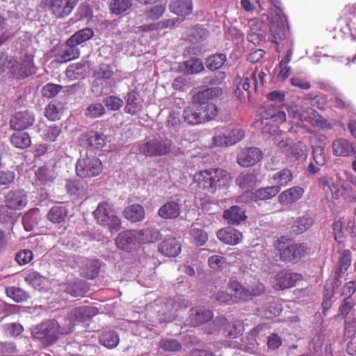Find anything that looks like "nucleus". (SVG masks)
Masks as SVG:
<instances>
[{
    "instance_id": "f257e3e1",
    "label": "nucleus",
    "mask_w": 356,
    "mask_h": 356,
    "mask_svg": "<svg viewBox=\"0 0 356 356\" xmlns=\"http://www.w3.org/2000/svg\"><path fill=\"white\" fill-rule=\"evenodd\" d=\"M229 179V173L220 168H209L200 170L193 176V182L198 188L211 193H214L218 189L227 185Z\"/></svg>"
},
{
    "instance_id": "f03ea898",
    "label": "nucleus",
    "mask_w": 356,
    "mask_h": 356,
    "mask_svg": "<svg viewBox=\"0 0 356 356\" xmlns=\"http://www.w3.org/2000/svg\"><path fill=\"white\" fill-rule=\"evenodd\" d=\"M72 332V325L60 324L54 319H47L37 325L31 334L35 339L44 340L48 345L55 343L60 335Z\"/></svg>"
},
{
    "instance_id": "7ed1b4c3",
    "label": "nucleus",
    "mask_w": 356,
    "mask_h": 356,
    "mask_svg": "<svg viewBox=\"0 0 356 356\" xmlns=\"http://www.w3.org/2000/svg\"><path fill=\"white\" fill-rule=\"evenodd\" d=\"M280 260L285 264H297L309 254V248L305 243H293L286 236H281L275 243Z\"/></svg>"
},
{
    "instance_id": "20e7f679",
    "label": "nucleus",
    "mask_w": 356,
    "mask_h": 356,
    "mask_svg": "<svg viewBox=\"0 0 356 356\" xmlns=\"http://www.w3.org/2000/svg\"><path fill=\"white\" fill-rule=\"evenodd\" d=\"M172 148V142L170 139L155 138L142 143L139 152L145 156H161L169 154Z\"/></svg>"
},
{
    "instance_id": "39448f33",
    "label": "nucleus",
    "mask_w": 356,
    "mask_h": 356,
    "mask_svg": "<svg viewBox=\"0 0 356 356\" xmlns=\"http://www.w3.org/2000/svg\"><path fill=\"white\" fill-rule=\"evenodd\" d=\"M103 170V165L95 156H86L80 159L76 163V173L82 178H90L98 176Z\"/></svg>"
},
{
    "instance_id": "423d86ee",
    "label": "nucleus",
    "mask_w": 356,
    "mask_h": 356,
    "mask_svg": "<svg viewBox=\"0 0 356 356\" xmlns=\"http://www.w3.org/2000/svg\"><path fill=\"white\" fill-rule=\"evenodd\" d=\"M79 3V0H42L41 6L57 19L69 16Z\"/></svg>"
},
{
    "instance_id": "0eeeda50",
    "label": "nucleus",
    "mask_w": 356,
    "mask_h": 356,
    "mask_svg": "<svg viewBox=\"0 0 356 356\" xmlns=\"http://www.w3.org/2000/svg\"><path fill=\"white\" fill-rule=\"evenodd\" d=\"M7 67L16 79L26 78L34 72L33 58L26 54L19 62L10 59L8 62Z\"/></svg>"
},
{
    "instance_id": "6e6552de",
    "label": "nucleus",
    "mask_w": 356,
    "mask_h": 356,
    "mask_svg": "<svg viewBox=\"0 0 356 356\" xmlns=\"http://www.w3.org/2000/svg\"><path fill=\"white\" fill-rule=\"evenodd\" d=\"M99 314V308L94 306H81L72 309L65 318V325H72L74 330V323L90 321Z\"/></svg>"
},
{
    "instance_id": "1a4fd4ad",
    "label": "nucleus",
    "mask_w": 356,
    "mask_h": 356,
    "mask_svg": "<svg viewBox=\"0 0 356 356\" xmlns=\"http://www.w3.org/2000/svg\"><path fill=\"white\" fill-rule=\"evenodd\" d=\"M115 242L118 249L131 252L140 245L138 231L134 229L122 231L118 234Z\"/></svg>"
},
{
    "instance_id": "9d476101",
    "label": "nucleus",
    "mask_w": 356,
    "mask_h": 356,
    "mask_svg": "<svg viewBox=\"0 0 356 356\" xmlns=\"http://www.w3.org/2000/svg\"><path fill=\"white\" fill-rule=\"evenodd\" d=\"M28 203V196L24 189L9 191L4 198L5 207L10 210H22Z\"/></svg>"
},
{
    "instance_id": "9b49d317",
    "label": "nucleus",
    "mask_w": 356,
    "mask_h": 356,
    "mask_svg": "<svg viewBox=\"0 0 356 356\" xmlns=\"http://www.w3.org/2000/svg\"><path fill=\"white\" fill-rule=\"evenodd\" d=\"M302 279L300 273L280 270L275 275L274 288L276 290H284L294 286L298 281Z\"/></svg>"
},
{
    "instance_id": "f8f14e48",
    "label": "nucleus",
    "mask_w": 356,
    "mask_h": 356,
    "mask_svg": "<svg viewBox=\"0 0 356 356\" xmlns=\"http://www.w3.org/2000/svg\"><path fill=\"white\" fill-rule=\"evenodd\" d=\"M263 157V152L257 147H247L243 149L237 155L238 164L244 168H248L257 164Z\"/></svg>"
},
{
    "instance_id": "ddd939ff",
    "label": "nucleus",
    "mask_w": 356,
    "mask_h": 356,
    "mask_svg": "<svg viewBox=\"0 0 356 356\" xmlns=\"http://www.w3.org/2000/svg\"><path fill=\"white\" fill-rule=\"evenodd\" d=\"M300 122H307L318 129H330L331 124L322 117L316 110L309 108L300 115Z\"/></svg>"
},
{
    "instance_id": "4468645a",
    "label": "nucleus",
    "mask_w": 356,
    "mask_h": 356,
    "mask_svg": "<svg viewBox=\"0 0 356 356\" xmlns=\"http://www.w3.org/2000/svg\"><path fill=\"white\" fill-rule=\"evenodd\" d=\"M79 141L83 147L99 149L106 145V136L103 134L92 130L82 134L79 138Z\"/></svg>"
},
{
    "instance_id": "2eb2a0df",
    "label": "nucleus",
    "mask_w": 356,
    "mask_h": 356,
    "mask_svg": "<svg viewBox=\"0 0 356 356\" xmlns=\"http://www.w3.org/2000/svg\"><path fill=\"white\" fill-rule=\"evenodd\" d=\"M35 122V116L29 111H18L12 117L10 127L17 131L24 130L32 126Z\"/></svg>"
},
{
    "instance_id": "dca6fc26",
    "label": "nucleus",
    "mask_w": 356,
    "mask_h": 356,
    "mask_svg": "<svg viewBox=\"0 0 356 356\" xmlns=\"http://www.w3.org/2000/svg\"><path fill=\"white\" fill-rule=\"evenodd\" d=\"M67 39L63 47L58 50L54 56V60L58 63H65L76 59L80 56V50L74 44L69 43Z\"/></svg>"
},
{
    "instance_id": "f3484780",
    "label": "nucleus",
    "mask_w": 356,
    "mask_h": 356,
    "mask_svg": "<svg viewBox=\"0 0 356 356\" xmlns=\"http://www.w3.org/2000/svg\"><path fill=\"white\" fill-rule=\"evenodd\" d=\"M222 94V90L220 88H207L195 94L192 97V103L201 107L207 104L212 103L211 100L221 96Z\"/></svg>"
},
{
    "instance_id": "a211bd4d",
    "label": "nucleus",
    "mask_w": 356,
    "mask_h": 356,
    "mask_svg": "<svg viewBox=\"0 0 356 356\" xmlns=\"http://www.w3.org/2000/svg\"><path fill=\"white\" fill-rule=\"evenodd\" d=\"M305 190L299 186H292L282 191L278 196V202L282 205L291 206L300 200Z\"/></svg>"
},
{
    "instance_id": "6ab92c4d",
    "label": "nucleus",
    "mask_w": 356,
    "mask_h": 356,
    "mask_svg": "<svg viewBox=\"0 0 356 356\" xmlns=\"http://www.w3.org/2000/svg\"><path fill=\"white\" fill-rule=\"evenodd\" d=\"M182 117L184 121L190 125L195 126L204 124L203 118L201 115V107L193 103L184 109Z\"/></svg>"
},
{
    "instance_id": "aec40b11",
    "label": "nucleus",
    "mask_w": 356,
    "mask_h": 356,
    "mask_svg": "<svg viewBox=\"0 0 356 356\" xmlns=\"http://www.w3.org/2000/svg\"><path fill=\"white\" fill-rule=\"evenodd\" d=\"M159 252L166 257H177L181 250L180 243L173 236L165 238L160 243Z\"/></svg>"
},
{
    "instance_id": "412c9836",
    "label": "nucleus",
    "mask_w": 356,
    "mask_h": 356,
    "mask_svg": "<svg viewBox=\"0 0 356 356\" xmlns=\"http://www.w3.org/2000/svg\"><path fill=\"white\" fill-rule=\"evenodd\" d=\"M180 213L181 204L175 200L167 202L158 211L159 216L165 220L175 219L179 216Z\"/></svg>"
},
{
    "instance_id": "4be33fe9",
    "label": "nucleus",
    "mask_w": 356,
    "mask_h": 356,
    "mask_svg": "<svg viewBox=\"0 0 356 356\" xmlns=\"http://www.w3.org/2000/svg\"><path fill=\"white\" fill-rule=\"evenodd\" d=\"M100 268L101 264L98 259H86L80 268V274L86 279L92 280L99 275Z\"/></svg>"
},
{
    "instance_id": "5701e85b",
    "label": "nucleus",
    "mask_w": 356,
    "mask_h": 356,
    "mask_svg": "<svg viewBox=\"0 0 356 356\" xmlns=\"http://www.w3.org/2000/svg\"><path fill=\"white\" fill-rule=\"evenodd\" d=\"M217 236L219 240L224 243L229 245H236L242 241L243 235L239 231L233 229H222L217 232Z\"/></svg>"
},
{
    "instance_id": "b1692460",
    "label": "nucleus",
    "mask_w": 356,
    "mask_h": 356,
    "mask_svg": "<svg viewBox=\"0 0 356 356\" xmlns=\"http://www.w3.org/2000/svg\"><path fill=\"white\" fill-rule=\"evenodd\" d=\"M170 10L172 13L180 17H186L192 13V0H172L170 3Z\"/></svg>"
},
{
    "instance_id": "393cba45",
    "label": "nucleus",
    "mask_w": 356,
    "mask_h": 356,
    "mask_svg": "<svg viewBox=\"0 0 356 356\" xmlns=\"http://www.w3.org/2000/svg\"><path fill=\"white\" fill-rule=\"evenodd\" d=\"M271 35H269L268 40L275 43L276 47V50L279 52V42L278 40H286V42H289V29L286 26L282 24L280 25H273L270 27Z\"/></svg>"
},
{
    "instance_id": "a878e982",
    "label": "nucleus",
    "mask_w": 356,
    "mask_h": 356,
    "mask_svg": "<svg viewBox=\"0 0 356 356\" xmlns=\"http://www.w3.org/2000/svg\"><path fill=\"white\" fill-rule=\"evenodd\" d=\"M113 214H114V211L112 206L108 202H99L97 209L93 211V216L100 225L105 224Z\"/></svg>"
},
{
    "instance_id": "bb28decb",
    "label": "nucleus",
    "mask_w": 356,
    "mask_h": 356,
    "mask_svg": "<svg viewBox=\"0 0 356 356\" xmlns=\"http://www.w3.org/2000/svg\"><path fill=\"white\" fill-rule=\"evenodd\" d=\"M213 318V312L210 310L191 309L189 323L193 327L199 326L208 322Z\"/></svg>"
},
{
    "instance_id": "cd10ccee",
    "label": "nucleus",
    "mask_w": 356,
    "mask_h": 356,
    "mask_svg": "<svg viewBox=\"0 0 356 356\" xmlns=\"http://www.w3.org/2000/svg\"><path fill=\"white\" fill-rule=\"evenodd\" d=\"M261 116L265 119H270L278 123H283L286 120V113L273 104L265 106L261 113Z\"/></svg>"
},
{
    "instance_id": "c85d7f7f",
    "label": "nucleus",
    "mask_w": 356,
    "mask_h": 356,
    "mask_svg": "<svg viewBox=\"0 0 356 356\" xmlns=\"http://www.w3.org/2000/svg\"><path fill=\"white\" fill-rule=\"evenodd\" d=\"M236 184L244 191H251L257 184V176L253 172H241L236 179Z\"/></svg>"
},
{
    "instance_id": "c756f323",
    "label": "nucleus",
    "mask_w": 356,
    "mask_h": 356,
    "mask_svg": "<svg viewBox=\"0 0 356 356\" xmlns=\"http://www.w3.org/2000/svg\"><path fill=\"white\" fill-rule=\"evenodd\" d=\"M144 208L138 204H134L126 207L123 211L124 217L132 222L141 221L145 218Z\"/></svg>"
},
{
    "instance_id": "7c9ffc66",
    "label": "nucleus",
    "mask_w": 356,
    "mask_h": 356,
    "mask_svg": "<svg viewBox=\"0 0 356 356\" xmlns=\"http://www.w3.org/2000/svg\"><path fill=\"white\" fill-rule=\"evenodd\" d=\"M222 217L232 224H238L245 220V211L240 207L234 205L223 212Z\"/></svg>"
},
{
    "instance_id": "2f4dec72",
    "label": "nucleus",
    "mask_w": 356,
    "mask_h": 356,
    "mask_svg": "<svg viewBox=\"0 0 356 356\" xmlns=\"http://www.w3.org/2000/svg\"><path fill=\"white\" fill-rule=\"evenodd\" d=\"M314 220L308 214L297 218L294 224L291 226V232L295 235H299L306 232L313 225Z\"/></svg>"
},
{
    "instance_id": "473e14b6",
    "label": "nucleus",
    "mask_w": 356,
    "mask_h": 356,
    "mask_svg": "<svg viewBox=\"0 0 356 356\" xmlns=\"http://www.w3.org/2000/svg\"><path fill=\"white\" fill-rule=\"evenodd\" d=\"M228 288L234 293L235 298L247 301L250 300L248 287H245L241 282L234 279H230L228 283Z\"/></svg>"
},
{
    "instance_id": "72a5a7b5",
    "label": "nucleus",
    "mask_w": 356,
    "mask_h": 356,
    "mask_svg": "<svg viewBox=\"0 0 356 356\" xmlns=\"http://www.w3.org/2000/svg\"><path fill=\"white\" fill-rule=\"evenodd\" d=\"M293 179V175L291 170L287 168L280 170L273 174L271 179L276 185L275 186H279L280 191L281 188L287 186L290 184Z\"/></svg>"
},
{
    "instance_id": "f704fd0d",
    "label": "nucleus",
    "mask_w": 356,
    "mask_h": 356,
    "mask_svg": "<svg viewBox=\"0 0 356 356\" xmlns=\"http://www.w3.org/2000/svg\"><path fill=\"white\" fill-rule=\"evenodd\" d=\"M68 211L64 206H54L47 214V219L54 224L64 222L67 216Z\"/></svg>"
},
{
    "instance_id": "c9c22d12",
    "label": "nucleus",
    "mask_w": 356,
    "mask_h": 356,
    "mask_svg": "<svg viewBox=\"0 0 356 356\" xmlns=\"http://www.w3.org/2000/svg\"><path fill=\"white\" fill-rule=\"evenodd\" d=\"M286 154L291 160L305 159L307 156V147L303 143L298 142L286 149Z\"/></svg>"
},
{
    "instance_id": "e433bc0d",
    "label": "nucleus",
    "mask_w": 356,
    "mask_h": 356,
    "mask_svg": "<svg viewBox=\"0 0 356 356\" xmlns=\"http://www.w3.org/2000/svg\"><path fill=\"white\" fill-rule=\"evenodd\" d=\"M95 35L93 29L90 28H83L71 35L68 39L69 43L74 44L76 47L90 40Z\"/></svg>"
},
{
    "instance_id": "4c0bfd02",
    "label": "nucleus",
    "mask_w": 356,
    "mask_h": 356,
    "mask_svg": "<svg viewBox=\"0 0 356 356\" xmlns=\"http://www.w3.org/2000/svg\"><path fill=\"white\" fill-rule=\"evenodd\" d=\"M140 244L152 243L158 241L161 237L159 231L154 228H145L138 231Z\"/></svg>"
},
{
    "instance_id": "58836bf2",
    "label": "nucleus",
    "mask_w": 356,
    "mask_h": 356,
    "mask_svg": "<svg viewBox=\"0 0 356 356\" xmlns=\"http://www.w3.org/2000/svg\"><path fill=\"white\" fill-rule=\"evenodd\" d=\"M10 142L15 147L19 149H26L31 145V139L29 134L26 132L14 133L10 137Z\"/></svg>"
},
{
    "instance_id": "ea45409f",
    "label": "nucleus",
    "mask_w": 356,
    "mask_h": 356,
    "mask_svg": "<svg viewBox=\"0 0 356 356\" xmlns=\"http://www.w3.org/2000/svg\"><path fill=\"white\" fill-rule=\"evenodd\" d=\"M332 151L337 156H348L352 152V147L346 139L339 138L333 142Z\"/></svg>"
},
{
    "instance_id": "a19ab883",
    "label": "nucleus",
    "mask_w": 356,
    "mask_h": 356,
    "mask_svg": "<svg viewBox=\"0 0 356 356\" xmlns=\"http://www.w3.org/2000/svg\"><path fill=\"white\" fill-rule=\"evenodd\" d=\"M139 95L137 92L132 90L127 94V104L124 108L126 113L135 115L140 110L141 105L138 101Z\"/></svg>"
},
{
    "instance_id": "79ce46f5",
    "label": "nucleus",
    "mask_w": 356,
    "mask_h": 356,
    "mask_svg": "<svg viewBox=\"0 0 356 356\" xmlns=\"http://www.w3.org/2000/svg\"><path fill=\"white\" fill-rule=\"evenodd\" d=\"M279 193V186H266L256 190L254 193V197L255 200H267L276 196Z\"/></svg>"
},
{
    "instance_id": "37998d69",
    "label": "nucleus",
    "mask_w": 356,
    "mask_h": 356,
    "mask_svg": "<svg viewBox=\"0 0 356 356\" xmlns=\"http://www.w3.org/2000/svg\"><path fill=\"white\" fill-rule=\"evenodd\" d=\"M106 113L104 106L100 102H92L89 104L84 111L86 118L95 119L101 118Z\"/></svg>"
},
{
    "instance_id": "c03bdc74",
    "label": "nucleus",
    "mask_w": 356,
    "mask_h": 356,
    "mask_svg": "<svg viewBox=\"0 0 356 356\" xmlns=\"http://www.w3.org/2000/svg\"><path fill=\"white\" fill-rule=\"evenodd\" d=\"M244 331L243 324L239 321H236L228 323L225 329V333L227 338L234 339L241 336Z\"/></svg>"
},
{
    "instance_id": "a18cd8bd",
    "label": "nucleus",
    "mask_w": 356,
    "mask_h": 356,
    "mask_svg": "<svg viewBox=\"0 0 356 356\" xmlns=\"http://www.w3.org/2000/svg\"><path fill=\"white\" fill-rule=\"evenodd\" d=\"M100 343L107 348H115L119 343V337L114 331H106L102 332L99 337Z\"/></svg>"
},
{
    "instance_id": "49530a36",
    "label": "nucleus",
    "mask_w": 356,
    "mask_h": 356,
    "mask_svg": "<svg viewBox=\"0 0 356 356\" xmlns=\"http://www.w3.org/2000/svg\"><path fill=\"white\" fill-rule=\"evenodd\" d=\"M219 113V108L213 103L207 104L201 106V115L204 123L213 120Z\"/></svg>"
},
{
    "instance_id": "de8ad7c7",
    "label": "nucleus",
    "mask_w": 356,
    "mask_h": 356,
    "mask_svg": "<svg viewBox=\"0 0 356 356\" xmlns=\"http://www.w3.org/2000/svg\"><path fill=\"white\" fill-rule=\"evenodd\" d=\"M35 175L36 179L42 185L47 184L53 181L54 171L47 165L39 167Z\"/></svg>"
},
{
    "instance_id": "09e8293b",
    "label": "nucleus",
    "mask_w": 356,
    "mask_h": 356,
    "mask_svg": "<svg viewBox=\"0 0 356 356\" xmlns=\"http://www.w3.org/2000/svg\"><path fill=\"white\" fill-rule=\"evenodd\" d=\"M340 19L350 27L356 21V3L346 5L341 11Z\"/></svg>"
},
{
    "instance_id": "8fccbe9b",
    "label": "nucleus",
    "mask_w": 356,
    "mask_h": 356,
    "mask_svg": "<svg viewBox=\"0 0 356 356\" xmlns=\"http://www.w3.org/2000/svg\"><path fill=\"white\" fill-rule=\"evenodd\" d=\"M227 60L226 55L224 54H216L209 56L206 59V66L211 70H216L220 68Z\"/></svg>"
},
{
    "instance_id": "3c124183",
    "label": "nucleus",
    "mask_w": 356,
    "mask_h": 356,
    "mask_svg": "<svg viewBox=\"0 0 356 356\" xmlns=\"http://www.w3.org/2000/svg\"><path fill=\"white\" fill-rule=\"evenodd\" d=\"M186 72L189 74L200 73L204 70V67L202 61L197 58H191L184 62Z\"/></svg>"
},
{
    "instance_id": "603ef678",
    "label": "nucleus",
    "mask_w": 356,
    "mask_h": 356,
    "mask_svg": "<svg viewBox=\"0 0 356 356\" xmlns=\"http://www.w3.org/2000/svg\"><path fill=\"white\" fill-rule=\"evenodd\" d=\"M8 296L17 302H22L29 298V294L23 289L17 286H8L6 289Z\"/></svg>"
},
{
    "instance_id": "864d4df0",
    "label": "nucleus",
    "mask_w": 356,
    "mask_h": 356,
    "mask_svg": "<svg viewBox=\"0 0 356 356\" xmlns=\"http://www.w3.org/2000/svg\"><path fill=\"white\" fill-rule=\"evenodd\" d=\"M131 6V0H113L110 4V10L112 13L118 15L126 12Z\"/></svg>"
},
{
    "instance_id": "5fc2aeb1",
    "label": "nucleus",
    "mask_w": 356,
    "mask_h": 356,
    "mask_svg": "<svg viewBox=\"0 0 356 356\" xmlns=\"http://www.w3.org/2000/svg\"><path fill=\"white\" fill-rule=\"evenodd\" d=\"M24 280L26 282L34 287L40 289L44 283V277L41 276L38 272L29 270L24 273Z\"/></svg>"
},
{
    "instance_id": "6e6d98bb",
    "label": "nucleus",
    "mask_w": 356,
    "mask_h": 356,
    "mask_svg": "<svg viewBox=\"0 0 356 356\" xmlns=\"http://www.w3.org/2000/svg\"><path fill=\"white\" fill-rule=\"evenodd\" d=\"M165 11V6L159 4L147 9L144 15L147 20H156L164 15Z\"/></svg>"
},
{
    "instance_id": "4d7b16f0",
    "label": "nucleus",
    "mask_w": 356,
    "mask_h": 356,
    "mask_svg": "<svg viewBox=\"0 0 356 356\" xmlns=\"http://www.w3.org/2000/svg\"><path fill=\"white\" fill-rule=\"evenodd\" d=\"M343 245H338L337 252L340 254L338 260V265L348 268L351 264V252L348 249H343Z\"/></svg>"
},
{
    "instance_id": "13d9d810",
    "label": "nucleus",
    "mask_w": 356,
    "mask_h": 356,
    "mask_svg": "<svg viewBox=\"0 0 356 356\" xmlns=\"http://www.w3.org/2000/svg\"><path fill=\"white\" fill-rule=\"evenodd\" d=\"M159 346L165 351H179L181 349V344L174 339H161Z\"/></svg>"
},
{
    "instance_id": "bf43d9fd",
    "label": "nucleus",
    "mask_w": 356,
    "mask_h": 356,
    "mask_svg": "<svg viewBox=\"0 0 356 356\" xmlns=\"http://www.w3.org/2000/svg\"><path fill=\"white\" fill-rule=\"evenodd\" d=\"M191 236L197 246L204 245L208 240L207 233L202 229H192L191 230Z\"/></svg>"
},
{
    "instance_id": "052dcab7",
    "label": "nucleus",
    "mask_w": 356,
    "mask_h": 356,
    "mask_svg": "<svg viewBox=\"0 0 356 356\" xmlns=\"http://www.w3.org/2000/svg\"><path fill=\"white\" fill-rule=\"evenodd\" d=\"M264 38L265 34L264 31H262L261 29H258L257 25H252L250 31L247 35L248 41L255 45H257L261 40L264 39Z\"/></svg>"
},
{
    "instance_id": "680f3d73",
    "label": "nucleus",
    "mask_w": 356,
    "mask_h": 356,
    "mask_svg": "<svg viewBox=\"0 0 356 356\" xmlns=\"http://www.w3.org/2000/svg\"><path fill=\"white\" fill-rule=\"evenodd\" d=\"M45 117L51 121H56L60 119V111L54 102H49L44 109Z\"/></svg>"
},
{
    "instance_id": "e2e57ef3",
    "label": "nucleus",
    "mask_w": 356,
    "mask_h": 356,
    "mask_svg": "<svg viewBox=\"0 0 356 356\" xmlns=\"http://www.w3.org/2000/svg\"><path fill=\"white\" fill-rule=\"evenodd\" d=\"M63 88L62 86L51 83H47L42 88V95L47 98L55 97Z\"/></svg>"
},
{
    "instance_id": "0e129e2a",
    "label": "nucleus",
    "mask_w": 356,
    "mask_h": 356,
    "mask_svg": "<svg viewBox=\"0 0 356 356\" xmlns=\"http://www.w3.org/2000/svg\"><path fill=\"white\" fill-rule=\"evenodd\" d=\"M106 106L111 111L119 110L124 104V102L120 97L111 95L104 99L103 100Z\"/></svg>"
},
{
    "instance_id": "69168bd1",
    "label": "nucleus",
    "mask_w": 356,
    "mask_h": 356,
    "mask_svg": "<svg viewBox=\"0 0 356 356\" xmlns=\"http://www.w3.org/2000/svg\"><path fill=\"white\" fill-rule=\"evenodd\" d=\"M258 80L257 79V70L252 72L250 76L244 77V81L242 83V88L244 90L248 91L250 88H253L254 91L257 90L258 87Z\"/></svg>"
},
{
    "instance_id": "338daca9",
    "label": "nucleus",
    "mask_w": 356,
    "mask_h": 356,
    "mask_svg": "<svg viewBox=\"0 0 356 356\" xmlns=\"http://www.w3.org/2000/svg\"><path fill=\"white\" fill-rule=\"evenodd\" d=\"M226 258L220 255L211 256L208 259L209 266L214 270H219L227 265Z\"/></svg>"
},
{
    "instance_id": "774afa93",
    "label": "nucleus",
    "mask_w": 356,
    "mask_h": 356,
    "mask_svg": "<svg viewBox=\"0 0 356 356\" xmlns=\"http://www.w3.org/2000/svg\"><path fill=\"white\" fill-rule=\"evenodd\" d=\"M121 225L122 222L120 218L115 213L108 218L105 224L102 225L103 227H108L111 233L118 232L121 229Z\"/></svg>"
}]
</instances>
